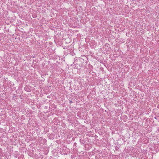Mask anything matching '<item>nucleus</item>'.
Masks as SVG:
<instances>
[{
  "mask_svg": "<svg viewBox=\"0 0 159 159\" xmlns=\"http://www.w3.org/2000/svg\"><path fill=\"white\" fill-rule=\"evenodd\" d=\"M25 90L27 92H30L31 91V89H30L29 86H26L25 87Z\"/></svg>",
  "mask_w": 159,
  "mask_h": 159,
  "instance_id": "obj_1",
  "label": "nucleus"
},
{
  "mask_svg": "<svg viewBox=\"0 0 159 159\" xmlns=\"http://www.w3.org/2000/svg\"><path fill=\"white\" fill-rule=\"evenodd\" d=\"M69 103H72V101H71V100H70V101H69Z\"/></svg>",
  "mask_w": 159,
  "mask_h": 159,
  "instance_id": "obj_2",
  "label": "nucleus"
},
{
  "mask_svg": "<svg viewBox=\"0 0 159 159\" xmlns=\"http://www.w3.org/2000/svg\"><path fill=\"white\" fill-rule=\"evenodd\" d=\"M157 107L158 108H159V105H158V106H157Z\"/></svg>",
  "mask_w": 159,
  "mask_h": 159,
  "instance_id": "obj_3",
  "label": "nucleus"
}]
</instances>
